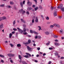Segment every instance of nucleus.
<instances>
[{"mask_svg": "<svg viewBox=\"0 0 64 64\" xmlns=\"http://www.w3.org/2000/svg\"><path fill=\"white\" fill-rule=\"evenodd\" d=\"M23 31V34L24 35H27V33L26 32V29L25 28H24Z\"/></svg>", "mask_w": 64, "mask_h": 64, "instance_id": "obj_1", "label": "nucleus"}, {"mask_svg": "<svg viewBox=\"0 0 64 64\" xmlns=\"http://www.w3.org/2000/svg\"><path fill=\"white\" fill-rule=\"evenodd\" d=\"M22 14H25V11L24 10H23V9H21V10L19 11V12L20 13H22Z\"/></svg>", "mask_w": 64, "mask_h": 64, "instance_id": "obj_2", "label": "nucleus"}, {"mask_svg": "<svg viewBox=\"0 0 64 64\" xmlns=\"http://www.w3.org/2000/svg\"><path fill=\"white\" fill-rule=\"evenodd\" d=\"M6 17L5 16H4L0 18V21L2 20H4V19H6Z\"/></svg>", "mask_w": 64, "mask_h": 64, "instance_id": "obj_3", "label": "nucleus"}, {"mask_svg": "<svg viewBox=\"0 0 64 64\" xmlns=\"http://www.w3.org/2000/svg\"><path fill=\"white\" fill-rule=\"evenodd\" d=\"M53 25L54 26H56V27H60V25L57 24H54Z\"/></svg>", "mask_w": 64, "mask_h": 64, "instance_id": "obj_4", "label": "nucleus"}, {"mask_svg": "<svg viewBox=\"0 0 64 64\" xmlns=\"http://www.w3.org/2000/svg\"><path fill=\"white\" fill-rule=\"evenodd\" d=\"M17 29H18V30L19 31V32H20V33H23V31L22 30L20 29V28H18Z\"/></svg>", "mask_w": 64, "mask_h": 64, "instance_id": "obj_5", "label": "nucleus"}, {"mask_svg": "<svg viewBox=\"0 0 64 64\" xmlns=\"http://www.w3.org/2000/svg\"><path fill=\"white\" fill-rule=\"evenodd\" d=\"M14 54H8V56L10 57H13V56H14Z\"/></svg>", "mask_w": 64, "mask_h": 64, "instance_id": "obj_6", "label": "nucleus"}, {"mask_svg": "<svg viewBox=\"0 0 64 64\" xmlns=\"http://www.w3.org/2000/svg\"><path fill=\"white\" fill-rule=\"evenodd\" d=\"M18 58L20 59V60L19 61V62L20 63H21V61H22V60L21 59V56L20 55H19L18 56Z\"/></svg>", "mask_w": 64, "mask_h": 64, "instance_id": "obj_7", "label": "nucleus"}, {"mask_svg": "<svg viewBox=\"0 0 64 64\" xmlns=\"http://www.w3.org/2000/svg\"><path fill=\"white\" fill-rule=\"evenodd\" d=\"M62 7H63V4H60V6H58L57 8H58V9H60V8H62Z\"/></svg>", "mask_w": 64, "mask_h": 64, "instance_id": "obj_8", "label": "nucleus"}, {"mask_svg": "<svg viewBox=\"0 0 64 64\" xmlns=\"http://www.w3.org/2000/svg\"><path fill=\"white\" fill-rule=\"evenodd\" d=\"M27 4H28L29 6H31V5H32V2H27Z\"/></svg>", "mask_w": 64, "mask_h": 64, "instance_id": "obj_9", "label": "nucleus"}, {"mask_svg": "<svg viewBox=\"0 0 64 64\" xmlns=\"http://www.w3.org/2000/svg\"><path fill=\"white\" fill-rule=\"evenodd\" d=\"M27 48L28 51H31L32 50V48H30L28 46H27Z\"/></svg>", "mask_w": 64, "mask_h": 64, "instance_id": "obj_10", "label": "nucleus"}, {"mask_svg": "<svg viewBox=\"0 0 64 64\" xmlns=\"http://www.w3.org/2000/svg\"><path fill=\"white\" fill-rule=\"evenodd\" d=\"M54 16H57V12L56 11L55 12V10L54 11Z\"/></svg>", "mask_w": 64, "mask_h": 64, "instance_id": "obj_11", "label": "nucleus"}, {"mask_svg": "<svg viewBox=\"0 0 64 64\" xmlns=\"http://www.w3.org/2000/svg\"><path fill=\"white\" fill-rule=\"evenodd\" d=\"M63 30H60V34H63Z\"/></svg>", "mask_w": 64, "mask_h": 64, "instance_id": "obj_12", "label": "nucleus"}, {"mask_svg": "<svg viewBox=\"0 0 64 64\" xmlns=\"http://www.w3.org/2000/svg\"><path fill=\"white\" fill-rule=\"evenodd\" d=\"M28 43H26V44H27L28 45L29 44V43H31V40H28Z\"/></svg>", "mask_w": 64, "mask_h": 64, "instance_id": "obj_13", "label": "nucleus"}, {"mask_svg": "<svg viewBox=\"0 0 64 64\" xmlns=\"http://www.w3.org/2000/svg\"><path fill=\"white\" fill-rule=\"evenodd\" d=\"M12 35H13V34H12L10 33L9 34V38H11L12 36Z\"/></svg>", "mask_w": 64, "mask_h": 64, "instance_id": "obj_14", "label": "nucleus"}, {"mask_svg": "<svg viewBox=\"0 0 64 64\" xmlns=\"http://www.w3.org/2000/svg\"><path fill=\"white\" fill-rule=\"evenodd\" d=\"M21 21H22L23 23H26V22L25 21H24V20L22 19H21Z\"/></svg>", "mask_w": 64, "mask_h": 64, "instance_id": "obj_15", "label": "nucleus"}, {"mask_svg": "<svg viewBox=\"0 0 64 64\" xmlns=\"http://www.w3.org/2000/svg\"><path fill=\"white\" fill-rule=\"evenodd\" d=\"M54 44L56 46H58V45H60V44H58L57 42L55 43Z\"/></svg>", "mask_w": 64, "mask_h": 64, "instance_id": "obj_16", "label": "nucleus"}, {"mask_svg": "<svg viewBox=\"0 0 64 64\" xmlns=\"http://www.w3.org/2000/svg\"><path fill=\"white\" fill-rule=\"evenodd\" d=\"M36 19L35 20V21H36V22H38V19L37 17H36Z\"/></svg>", "mask_w": 64, "mask_h": 64, "instance_id": "obj_17", "label": "nucleus"}, {"mask_svg": "<svg viewBox=\"0 0 64 64\" xmlns=\"http://www.w3.org/2000/svg\"><path fill=\"white\" fill-rule=\"evenodd\" d=\"M23 56L24 57H25L26 58H29V56H27V55Z\"/></svg>", "mask_w": 64, "mask_h": 64, "instance_id": "obj_18", "label": "nucleus"}, {"mask_svg": "<svg viewBox=\"0 0 64 64\" xmlns=\"http://www.w3.org/2000/svg\"><path fill=\"white\" fill-rule=\"evenodd\" d=\"M31 9H32V8H31L30 7L28 8L27 10L28 11H30V10H31Z\"/></svg>", "mask_w": 64, "mask_h": 64, "instance_id": "obj_19", "label": "nucleus"}, {"mask_svg": "<svg viewBox=\"0 0 64 64\" xmlns=\"http://www.w3.org/2000/svg\"><path fill=\"white\" fill-rule=\"evenodd\" d=\"M45 34L46 35H49V32H45Z\"/></svg>", "mask_w": 64, "mask_h": 64, "instance_id": "obj_20", "label": "nucleus"}, {"mask_svg": "<svg viewBox=\"0 0 64 64\" xmlns=\"http://www.w3.org/2000/svg\"><path fill=\"white\" fill-rule=\"evenodd\" d=\"M54 27V25H51L50 26V28H53Z\"/></svg>", "mask_w": 64, "mask_h": 64, "instance_id": "obj_21", "label": "nucleus"}, {"mask_svg": "<svg viewBox=\"0 0 64 64\" xmlns=\"http://www.w3.org/2000/svg\"><path fill=\"white\" fill-rule=\"evenodd\" d=\"M39 7L40 9H43V8L41 5H40L39 6Z\"/></svg>", "mask_w": 64, "mask_h": 64, "instance_id": "obj_22", "label": "nucleus"}, {"mask_svg": "<svg viewBox=\"0 0 64 64\" xmlns=\"http://www.w3.org/2000/svg\"><path fill=\"white\" fill-rule=\"evenodd\" d=\"M26 55H29V56H30V57H31V54H29L28 53H26Z\"/></svg>", "mask_w": 64, "mask_h": 64, "instance_id": "obj_23", "label": "nucleus"}, {"mask_svg": "<svg viewBox=\"0 0 64 64\" xmlns=\"http://www.w3.org/2000/svg\"><path fill=\"white\" fill-rule=\"evenodd\" d=\"M21 46V44H18L17 45V46L18 47H20Z\"/></svg>", "mask_w": 64, "mask_h": 64, "instance_id": "obj_24", "label": "nucleus"}, {"mask_svg": "<svg viewBox=\"0 0 64 64\" xmlns=\"http://www.w3.org/2000/svg\"><path fill=\"white\" fill-rule=\"evenodd\" d=\"M38 28H39V29L38 30L39 31H40V30H42V29H41V26H38Z\"/></svg>", "mask_w": 64, "mask_h": 64, "instance_id": "obj_25", "label": "nucleus"}, {"mask_svg": "<svg viewBox=\"0 0 64 64\" xmlns=\"http://www.w3.org/2000/svg\"><path fill=\"white\" fill-rule=\"evenodd\" d=\"M34 31H32V30H30V32L31 33H34Z\"/></svg>", "mask_w": 64, "mask_h": 64, "instance_id": "obj_26", "label": "nucleus"}, {"mask_svg": "<svg viewBox=\"0 0 64 64\" xmlns=\"http://www.w3.org/2000/svg\"><path fill=\"white\" fill-rule=\"evenodd\" d=\"M20 4L21 7H23V4H22V2H20Z\"/></svg>", "mask_w": 64, "mask_h": 64, "instance_id": "obj_27", "label": "nucleus"}, {"mask_svg": "<svg viewBox=\"0 0 64 64\" xmlns=\"http://www.w3.org/2000/svg\"><path fill=\"white\" fill-rule=\"evenodd\" d=\"M38 7L35 8H34L35 10L36 11V10H38Z\"/></svg>", "mask_w": 64, "mask_h": 64, "instance_id": "obj_28", "label": "nucleus"}, {"mask_svg": "<svg viewBox=\"0 0 64 64\" xmlns=\"http://www.w3.org/2000/svg\"><path fill=\"white\" fill-rule=\"evenodd\" d=\"M15 23H16V20H15L13 22V24L14 25H15Z\"/></svg>", "mask_w": 64, "mask_h": 64, "instance_id": "obj_29", "label": "nucleus"}, {"mask_svg": "<svg viewBox=\"0 0 64 64\" xmlns=\"http://www.w3.org/2000/svg\"><path fill=\"white\" fill-rule=\"evenodd\" d=\"M50 43V42H48V43L46 44V45H49Z\"/></svg>", "mask_w": 64, "mask_h": 64, "instance_id": "obj_30", "label": "nucleus"}, {"mask_svg": "<svg viewBox=\"0 0 64 64\" xmlns=\"http://www.w3.org/2000/svg\"><path fill=\"white\" fill-rule=\"evenodd\" d=\"M3 24L0 25V28H2V27H3Z\"/></svg>", "mask_w": 64, "mask_h": 64, "instance_id": "obj_31", "label": "nucleus"}, {"mask_svg": "<svg viewBox=\"0 0 64 64\" xmlns=\"http://www.w3.org/2000/svg\"><path fill=\"white\" fill-rule=\"evenodd\" d=\"M54 37L55 38H58V36H54Z\"/></svg>", "mask_w": 64, "mask_h": 64, "instance_id": "obj_32", "label": "nucleus"}, {"mask_svg": "<svg viewBox=\"0 0 64 64\" xmlns=\"http://www.w3.org/2000/svg\"><path fill=\"white\" fill-rule=\"evenodd\" d=\"M0 56L1 57H2V58H4V56L1 55L0 54Z\"/></svg>", "mask_w": 64, "mask_h": 64, "instance_id": "obj_33", "label": "nucleus"}, {"mask_svg": "<svg viewBox=\"0 0 64 64\" xmlns=\"http://www.w3.org/2000/svg\"><path fill=\"white\" fill-rule=\"evenodd\" d=\"M46 20H49V18L48 16H47L46 18Z\"/></svg>", "mask_w": 64, "mask_h": 64, "instance_id": "obj_34", "label": "nucleus"}, {"mask_svg": "<svg viewBox=\"0 0 64 64\" xmlns=\"http://www.w3.org/2000/svg\"><path fill=\"white\" fill-rule=\"evenodd\" d=\"M61 10L62 11H64V8H61Z\"/></svg>", "mask_w": 64, "mask_h": 64, "instance_id": "obj_35", "label": "nucleus"}, {"mask_svg": "<svg viewBox=\"0 0 64 64\" xmlns=\"http://www.w3.org/2000/svg\"><path fill=\"white\" fill-rule=\"evenodd\" d=\"M7 7L8 8H11V6H7Z\"/></svg>", "mask_w": 64, "mask_h": 64, "instance_id": "obj_36", "label": "nucleus"}, {"mask_svg": "<svg viewBox=\"0 0 64 64\" xmlns=\"http://www.w3.org/2000/svg\"><path fill=\"white\" fill-rule=\"evenodd\" d=\"M55 54L56 55H58V53L56 52V53H55Z\"/></svg>", "mask_w": 64, "mask_h": 64, "instance_id": "obj_37", "label": "nucleus"}, {"mask_svg": "<svg viewBox=\"0 0 64 64\" xmlns=\"http://www.w3.org/2000/svg\"><path fill=\"white\" fill-rule=\"evenodd\" d=\"M10 45L11 47H13V45L12 44H10Z\"/></svg>", "mask_w": 64, "mask_h": 64, "instance_id": "obj_38", "label": "nucleus"}, {"mask_svg": "<svg viewBox=\"0 0 64 64\" xmlns=\"http://www.w3.org/2000/svg\"><path fill=\"white\" fill-rule=\"evenodd\" d=\"M4 6V4L0 5V7H3V6Z\"/></svg>", "mask_w": 64, "mask_h": 64, "instance_id": "obj_39", "label": "nucleus"}, {"mask_svg": "<svg viewBox=\"0 0 64 64\" xmlns=\"http://www.w3.org/2000/svg\"><path fill=\"white\" fill-rule=\"evenodd\" d=\"M10 4H14V3L12 2H10Z\"/></svg>", "mask_w": 64, "mask_h": 64, "instance_id": "obj_40", "label": "nucleus"}, {"mask_svg": "<svg viewBox=\"0 0 64 64\" xmlns=\"http://www.w3.org/2000/svg\"><path fill=\"white\" fill-rule=\"evenodd\" d=\"M15 31L12 32V34H15Z\"/></svg>", "mask_w": 64, "mask_h": 64, "instance_id": "obj_41", "label": "nucleus"}, {"mask_svg": "<svg viewBox=\"0 0 64 64\" xmlns=\"http://www.w3.org/2000/svg\"><path fill=\"white\" fill-rule=\"evenodd\" d=\"M34 34H37V32H35V31H34Z\"/></svg>", "mask_w": 64, "mask_h": 64, "instance_id": "obj_42", "label": "nucleus"}, {"mask_svg": "<svg viewBox=\"0 0 64 64\" xmlns=\"http://www.w3.org/2000/svg\"><path fill=\"white\" fill-rule=\"evenodd\" d=\"M49 49L50 50H52V49H53V48H49Z\"/></svg>", "mask_w": 64, "mask_h": 64, "instance_id": "obj_43", "label": "nucleus"}, {"mask_svg": "<svg viewBox=\"0 0 64 64\" xmlns=\"http://www.w3.org/2000/svg\"><path fill=\"white\" fill-rule=\"evenodd\" d=\"M51 9L52 10H53V9H54V8H53V7H52V6H51Z\"/></svg>", "mask_w": 64, "mask_h": 64, "instance_id": "obj_44", "label": "nucleus"}, {"mask_svg": "<svg viewBox=\"0 0 64 64\" xmlns=\"http://www.w3.org/2000/svg\"><path fill=\"white\" fill-rule=\"evenodd\" d=\"M52 63V62L51 61H49L48 62V64H51Z\"/></svg>", "mask_w": 64, "mask_h": 64, "instance_id": "obj_45", "label": "nucleus"}, {"mask_svg": "<svg viewBox=\"0 0 64 64\" xmlns=\"http://www.w3.org/2000/svg\"><path fill=\"white\" fill-rule=\"evenodd\" d=\"M13 30H14V31H17V29H16L14 28Z\"/></svg>", "mask_w": 64, "mask_h": 64, "instance_id": "obj_46", "label": "nucleus"}, {"mask_svg": "<svg viewBox=\"0 0 64 64\" xmlns=\"http://www.w3.org/2000/svg\"><path fill=\"white\" fill-rule=\"evenodd\" d=\"M26 14H28V15H29V12L28 11L27 12Z\"/></svg>", "mask_w": 64, "mask_h": 64, "instance_id": "obj_47", "label": "nucleus"}, {"mask_svg": "<svg viewBox=\"0 0 64 64\" xmlns=\"http://www.w3.org/2000/svg\"><path fill=\"white\" fill-rule=\"evenodd\" d=\"M37 50H40V48H37Z\"/></svg>", "mask_w": 64, "mask_h": 64, "instance_id": "obj_48", "label": "nucleus"}, {"mask_svg": "<svg viewBox=\"0 0 64 64\" xmlns=\"http://www.w3.org/2000/svg\"><path fill=\"white\" fill-rule=\"evenodd\" d=\"M50 23H51V22H47V24H50Z\"/></svg>", "mask_w": 64, "mask_h": 64, "instance_id": "obj_49", "label": "nucleus"}, {"mask_svg": "<svg viewBox=\"0 0 64 64\" xmlns=\"http://www.w3.org/2000/svg\"><path fill=\"white\" fill-rule=\"evenodd\" d=\"M34 1H35L36 2V4H37V0H34Z\"/></svg>", "mask_w": 64, "mask_h": 64, "instance_id": "obj_50", "label": "nucleus"}, {"mask_svg": "<svg viewBox=\"0 0 64 64\" xmlns=\"http://www.w3.org/2000/svg\"><path fill=\"white\" fill-rule=\"evenodd\" d=\"M56 42H58V40H54Z\"/></svg>", "mask_w": 64, "mask_h": 64, "instance_id": "obj_51", "label": "nucleus"}, {"mask_svg": "<svg viewBox=\"0 0 64 64\" xmlns=\"http://www.w3.org/2000/svg\"><path fill=\"white\" fill-rule=\"evenodd\" d=\"M38 38H39V39H41V36H38Z\"/></svg>", "mask_w": 64, "mask_h": 64, "instance_id": "obj_52", "label": "nucleus"}, {"mask_svg": "<svg viewBox=\"0 0 64 64\" xmlns=\"http://www.w3.org/2000/svg\"><path fill=\"white\" fill-rule=\"evenodd\" d=\"M10 61L11 63H12L13 62V60H10Z\"/></svg>", "mask_w": 64, "mask_h": 64, "instance_id": "obj_53", "label": "nucleus"}, {"mask_svg": "<svg viewBox=\"0 0 64 64\" xmlns=\"http://www.w3.org/2000/svg\"><path fill=\"white\" fill-rule=\"evenodd\" d=\"M38 38V36H35V39H37Z\"/></svg>", "mask_w": 64, "mask_h": 64, "instance_id": "obj_54", "label": "nucleus"}, {"mask_svg": "<svg viewBox=\"0 0 64 64\" xmlns=\"http://www.w3.org/2000/svg\"><path fill=\"white\" fill-rule=\"evenodd\" d=\"M32 23H34V19H33L32 20Z\"/></svg>", "mask_w": 64, "mask_h": 64, "instance_id": "obj_55", "label": "nucleus"}, {"mask_svg": "<svg viewBox=\"0 0 64 64\" xmlns=\"http://www.w3.org/2000/svg\"><path fill=\"white\" fill-rule=\"evenodd\" d=\"M23 26H24V27H26V25H25V24H24L23 25Z\"/></svg>", "mask_w": 64, "mask_h": 64, "instance_id": "obj_56", "label": "nucleus"}, {"mask_svg": "<svg viewBox=\"0 0 64 64\" xmlns=\"http://www.w3.org/2000/svg\"><path fill=\"white\" fill-rule=\"evenodd\" d=\"M1 62H2V63H4V61L3 60H1Z\"/></svg>", "mask_w": 64, "mask_h": 64, "instance_id": "obj_57", "label": "nucleus"}, {"mask_svg": "<svg viewBox=\"0 0 64 64\" xmlns=\"http://www.w3.org/2000/svg\"><path fill=\"white\" fill-rule=\"evenodd\" d=\"M60 59H64V57H61Z\"/></svg>", "mask_w": 64, "mask_h": 64, "instance_id": "obj_58", "label": "nucleus"}, {"mask_svg": "<svg viewBox=\"0 0 64 64\" xmlns=\"http://www.w3.org/2000/svg\"><path fill=\"white\" fill-rule=\"evenodd\" d=\"M38 53H40L41 54H42V53H43V52H39Z\"/></svg>", "mask_w": 64, "mask_h": 64, "instance_id": "obj_59", "label": "nucleus"}, {"mask_svg": "<svg viewBox=\"0 0 64 64\" xmlns=\"http://www.w3.org/2000/svg\"><path fill=\"white\" fill-rule=\"evenodd\" d=\"M25 1H23V4H25Z\"/></svg>", "mask_w": 64, "mask_h": 64, "instance_id": "obj_60", "label": "nucleus"}, {"mask_svg": "<svg viewBox=\"0 0 64 64\" xmlns=\"http://www.w3.org/2000/svg\"><path fill=\"white\" fill-rule=\"evenodd\" d=\"M32 7H34V8L35 7V5H33L32 6Z\"/></svg>", "mask_w": 64, "mask_h": 64, "instance_id": "obj_61", "label": "nucleus"}, {"mask_svg": "<svg viewBox=\"0 0 64 64\" xmlns=\"http://www.w3.org/2000/svg\"><path fill=\"white\" fill-rule=\"evenodd\" d=\"M36 56L37 57H39V54H37V55H36Z\"/></svg>", "mask_w": 64, "mask_h": 64, "instance_id": "obj_62", "label": "nucleus"}, {"mask_svg": "<svg viewBox=\"0 0 64 64\" xmlns=\"http://www.w3.org/2000/svg\"><path fill=\"white\" fill-rule=\"evenodd\" d=\"M33 46H36V44H33Z\"/></svg>", "mask_w": 64, "mask_h": 64, "instance_id": "obj_63", "label": "nucleus"}, {"mask_svg": "<svg viewBox=\"0 0 64 64\" xmlns=\"http://www.w3.org/2000/svg\"><path fill=\"white\" fill-rule=\"evenodd\" d=\"M45 55H46V54L44 53L43 54V56H45Z\"/></svg>", "mask_w": 64, "mask_h": 64, "instance_id": "obj_64", "label": "nucleus"}]
</instances>
